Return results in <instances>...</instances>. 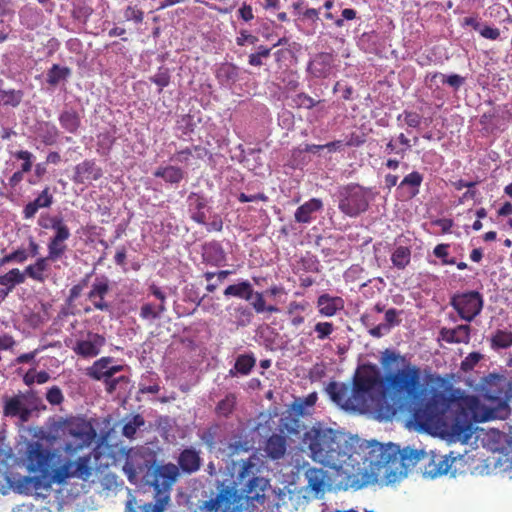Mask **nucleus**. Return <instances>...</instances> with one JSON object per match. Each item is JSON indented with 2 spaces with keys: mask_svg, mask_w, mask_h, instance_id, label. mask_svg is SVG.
I'll list each match as a JSON object with an SVG mask.
<instances>
[{
  "mask_svg": "<svg viewBox=\"0 0 512 512\" xmlns=\"http://www.w3.org/2000/svg\"><path fill=\"white\" fill-rule=\"evenodd\" d=\"M487 404L451 384L433 391L428 401L414 410L413 418L424 430L441 429L466 443L474 433V423L504 419L509 414L512 382L499 374H489L482 382Z\"/></svg>",
  "mask_w": 512,
  "mask_h": 512,
  "instance_id": "nucleus-1",
  "label": "nucleus"
},
{
  "mask_svg": "<svg viewBox=\"0 0 512 512\" xmlns=\"http://www.w3.org/2000/svg\"><path fill=\"white\" fill-rule=\"evenodd\" d=\"M55 454L36 444L27 453V470L32 475H21L0 467V493L14 491L17 494L45 497L54 484L61 485L71 478L88 481L92 476L91 457L66 460L60 465L54 463Z\"/></svg>",
  "mask_w": 512,
  "mask_h": 512,
  "instance_id": "nucleus-2",
  "label": "nucleus"
},
{
  "mask_svg": "<svg viewBox=\"0 0 512 512\" xmlns=\"http://www.w3.org/2000/svg\"><path fill=\"white\" fill-rule=\"evenodd\" d=\"M262 470L263 462L255 454L241 460L233 485H222L216 497L199 506L200 512H241L244 499L250 512H273L266 496L270 482Z\"/></svg>",
  "mask_w": 512,
  "mask_h": 512,
  "instance_id": "nucleus-3",
  "label": "nucleus"
},
{
  "mask_svg": "<svg viewBox=\"0 0 512 512\" xmlns=\"http://www.w3.org/2000/svg\"><path fill=\"white\" fill-rule=\"evenodd\" d=\"M365 446L366 456H362V467L343 477L344 485L355 491L374 484L380 477L387 483H394L406 476L408 468L429 457L424 450H400L399 446L393 443L384 445L371 441Z\"/></svg>",
  "mask_w": 512,
  "mask_h": 512,
  "instance_id": "nucleus-4",
  "label": "nucleus"
},
{
  "mask_svg": "<svg viewBox=\"0 0 512 512\" xmlns=\"http://www.w3.org/2000/svg\"><path fill=\"white\" fill-rule=\"evenodd\" d=\"M370 441L348 436L320 423L310 427L303 435V444L313 461L336 470H344V477L355 472Z\"/></svg>",
  "mask_w": 512,
  "mask_h": 512,
  "instance_id": "nucleus-5",
  "label": "nucleus"
},
{
  "mask_svg": "<svg viewBox=\"0 0 512 512\" xmlns=\"http://www.w3.org/2000/svg\"><path fill=\"white\" fill-rule=\"evenodd\" d=\"M380 387L383 389V378H380L379 369L375 365L367 364L356 370L352 388L345 383L332 382L328 384L327 391L337 405L355 410L366 407Z\"/></svg>",
  "mask_w": 512,
  "mask_h": 512,
  "instance_id": "nucleus-6",
  "label": "nucleus"
},
{
  "mask_svg": "<svg viewBox=\"0 0 512 512\" xmlns=\"http://www.w3.org/2000/svg\"><path fill=\"white\" fill-rule=\"evenodd\" d=\"M179 477L176 464H152L144 474L146 484L154 487L156 502L137 504L135 497H130L125 505V512H164L170 499V491Z\"/></svg>",
  "mask_w": 512,
  "mask_h": 512,
  "instance_id": "nucleus-7",
  "label": "nucleus"
},
{
  "mask_svg": "<svg viewBox=\"0 0 512 512\" xmlns=\"http://www.w3.org/2000/svg\"><path fill=\"white\" fill-rule=\"evenodd\" d=\"M384 394L398 401H416L423 394L418 366L408 365L384 377Z\"/></svg>",
  "mask_w": 512,
  "mask_h": 512,
  "instance_id": "nucleus-8",
  "label": "nucleus"
},
{
  "mask_svg": "<svg viewBox=\"0 0 512 512\" xmlns=\"http://www.w3.org/2000/svg\"><path fill=\"white\" fill-rule=\"evenodd\" d=\"M67 434L71 438L65 442L64 451L71 456L90 446L97 437L91 423L82 419L71 421L67 426Z\"/></svg>",
  "mask_w": 512,
  "mask_h": 512,
  "instance_id": "nucleus-9",
  "label": "nucleus"
},
{
  "mask_svg": "<svg viewBox=\"0 0 512 512\" xmlns=\"http://www.w3.org/2000/svg\"><path fill=\"white\" fill-rule=\"evenodd\" d=\"M49 221L54 234L47 243V257L55 262L66 255L68 249L66 242L71 237V231L60 216L49 217Z\"/></svg>",
  "mask_w": 512,
  "mask_h": 512,
  "instance_id": "nucleus-10",
  "label": "nucleus"
},
{
  "mask_svg": "<svg viewBox=\"0 0 512 512\" xmlns=\"http://www.w3.org/2000/svg\"><path fill=\"white\" fill-rule=\"evenodd\" d=\"M450 305L461 319L471 322L483 309V297L478 291L457 293L451 296Z\"/></svg>",
  "mask_w": 512,
  "mask_h": 512,
  "instance_id": "nucleus-11",
  "label": "nucleus"
},
{
  "mask_svg": "<svg viewBox=\"0 0 512 512\" xmlns=\"http://www.w3.org/2000/svg\"><path fill=\"white\" fill-rule=\"evenodd\" d=\"M368 201L359 185L349 184L340 191L339 209L348 217H357L367 210Z\"/></svg>",
  "mask_w": 512,
  "mask_h": 512,
  "instance_id": "nucleus-12",
  "label": "nucleus"
},
{
  "mask_svg": "<svg viewBox=\"0 0 512 512\" xmlns=\"http://www.w3.org/2000/svg\"><path fill=\"white\" fill-rule=\"evenodd\" d=\"M28 396L25 394L4 398L3 415L7 417H18L21 422H28L32 408L27 405Z\"/></svg>",
  "mask_w": 512,
  "mask_h": 512,
  "instance_id": "nucleus-13",
  "label": "nucleus"
},
{
  "mask_svg": "<svg viewBox=\"0 0 512 512\" xmlns=\"http://www.w3.org/2000/svg\"><path fill=\"white\" fill-rule=\"evenodd\" d=\"M105 343L106 340L103 335L88 332L86 340L76 341L72 350L79 357L93 358L99 355Z\"/></svg>",
  "mask_w": 512,
  "mask_h": 512,
  "instance_id": "nucleus-14",
  "label": "nucleus"
},
{
  "mask_svg": "<svg viewBox=\"0 0 512 512\" xmlns=\"http://www.w3.org/2000/svg\"><path fill=\"white\" fill-rule=\"evenodd\" d=\"M110 292V280L106 276H100L93 281L87 298L93 304V308L99 311H108L110 305L105 301L107 293Z\"/></svg>",
  "mask_w": 512,
  "mask_h": 512,
  "instance_id": "nucleus-15",
  "label": "nucleus"
},
{
  "mask_svg": "<svg viewBox=\"0 0 512 512\" xmlns=\"http://www.w3.org/2000/svg\"><path fill=\"white\" fill-rule=\"evenodd\" d=\"M423 180V174L418 171L407 173L405 177L401 179L397 187L400 198L405 201H410L415 198L419 194Z\"/></svg>",
  "mask_w": 512,
  "mask_h": 512,
  "instance_id": "nucleus-16",
  "label": "nucleus"
},
{
  "mask_svg": "<svg viewBox=\"0 0 512 512\" xmlns=\"http://www.w3.org/2000/svg\"><path fill=\"white\" fill-rule=\"evenodd\" d=\"M428 458V464L424 465V475L431 479L447 474L452 462L456 460L455 457L451 458V455H438L436 453H431Z\"/></svg>",
  "mask_w": 512,
  "mask_h": 512,
  "instance_id": "nucleus-17",
  "label": "nucleus"
},
{
  "mask_svg": "<svg viewBox=\"0 0 512 512\" xmlns=\"http://www.w3.org/2000/svg\"><path fill=\"white\" fill-rule=\"evenodd\" d=\"M202 459L200 452L193 447L186 448L178 454L177 468L184 474L192 475L200 470Z\"/></svg>",
  "mask_w": 512,
  "mask_h": 512,
  "instance_id": "nucleus-18",
  "label": "nucleus"
},
{
  "mask_svg": "<svg viewBox=\"0 0 512 512\" xmlns=\"http://www.w3.org/2000/svg\"><path fill=\"white\" fill-rule=\"evenodd\" d=\"M103 176V171L92 160H85L74 167L73 182L82 185L86 181L98 180Z\"/></svg>",
  "mask_w": 512,
  "mask_h": 512,
  "instance_id": "nucleus-19",
  "label": "nucleus"
},
{
  "mask_svg": "<svg viewBox=\"0 0 512 512\" xmlns=\"http://www.w3.org/2000/svg\"><path fill=\"white\" fill-rule=\"evenodd\" d=\"M333 63V54L318 53L309 61L308 72L316 78H328L333 68Z\"/></svg>",
  "mask_w": 512,
  "mask_h": 512,
  "instance_id": "nucleus-20",
  "label": "nucleus"
},
{
  "mask_svg": "<svg viewBox=\"0 0 512 512\" xmlns=\"http://www.w3.org/2000/svg\"><path fill=\"white\" fill-rule=\"evenodd\" d=\"M316 307L321 316L330 318L344 309V300L341 296H332L328 293H323L317 297Z\"/></svg>",
  "mask_w": 512,
  "mask_h": 512,
  "instance_id": "nucleus-21",
  "label": "nucleus"
},
{
  "mask_svg": "<svg viewBox=\"0 0 512 512\" xmlns=\"http://www.w3.org/2000/svg\"><path fill=\"white\" fill-rule=\"evenodd\" d=\"M207 199L200 193L192 192L187 197L188 212L190 218L199 224H206Z\"/></svg>",
  "mask_w": 512,
  "mask_h": 512,
  "instance_id": "nucleus-22",
  "label": "nucleus"
},
{
  "mask_svg": "<svg viewBox=\"0 0 512 512\" xmlns=\"http://www.w3.org/2000/svg\"><path fill=\"white\" fill-rule=\"evenodd\" d=\"M440 339L449 344H468L470 341L469 324H460L455 328H440Z\"/></svg>",
  "mask_w": 512,
  "mask_h": 512,
  "instance_id": "nucleus-23",
  "label": "nucleus"
},
{
  "mask_svg": "<svg viewBox=\"0 0 512 512\" xmlns=\"http://www.w3.org/2000/svg\"><path fill=\"white\" fill-rule=\"evenodd\" d=\"M202 260L207 265L220 266L226 262V253L220 242H206L202 245Z\"/></svg>",
  "mask_w": 512,
  "mask_h": 512,
  "instance_id": "nucleus-24",
  "label": "nucleus"
},
{
  "mask_svg": "<svg viewBox=\"0 0 512 512\" xmlns=\"http://www.w3.org/2000/svg\"><path fill=\"white\" fill-rule=\"evenodd\" d=\"M52 204L53 194L50 193V189L48 187H45L35 200L30 201L26 206H24L23 217L24 219L33 218L39 209L48 208Z\"/></svg>",
  "mask_w": 512,
  "mask_h": 512,
  "instance_id": "nucleus-25",
  "label": "nucleus"
},
{
  "mask_svg": "<svg viewBox=\"0 0 512 512\" xmlns=\"http://www.w3.org/2000/svg\"><path fill=\"white\" fill-rule=\"evenodd\" d=\"M323 209V202L321 199L312 198L306 202H304L303 205L298 206L297 210L295 211V221L297 223H303L307 224L310 223L315 216V214L318 211H322Z\"/></svg>",
  "mask_w": 512,
  "mask_h": 512,
  "instance_id": "nucleus-26",
  "label": "nucleus"
},
{
  "mask_svg": "<svg viewBox=\"0 0 512 512\" xmlns=\"http://www.w3.org/2000/svg\"><path fill=\"white\" fill-rule=\"evenodd\" d=\"M264 451L272 460H279L286 453V438L279 434H272L265 442Z\"/></svg>",
  "mask_w": 512,
  "mask_h": 512,
  "instance_id": "nucleus-27",
  "label": "nucleus"
},
{
  "mask_svg": "<svg viewBox=\"0 0 512 512\" xmlns=\"http://www.w3.org/2000/svg\"><path fill=\"white\" fill-rule=\"evenodd\" d=\"M49 262H51V258L47 256L40 257L35 260L34 264H29L26 269H24L23 273L33 281L43 283L48 277L46 272L49 270Z\"/></svg>",
  "mask_w": 512,
  "mask_h": 512,
  "instance_id": "nucleus-28",
  "label": "nucleus"
},
{
  "mask_svg": "<svg viewBox=\"0 0 512 512\" xmlns=\"http://www.w3.org/2000/svg\"><path fill=\"white\" fill-rule=\"evenodd\" d=\"M154 176L163 179L169 185H177L184 179V171L173 165L161 166L156 168Z\"/></svg>",
  "mask_w": 512,
  "mask_h": 512,
  "instance_id": "nucleus-29",
  "label": "nucleus"
},
{
  "mask_svg": "<svg viewBox=\"0 0 512 512\" xmlns=\"http://www.w3.org/2000/svg\"><path fill=\"white\" fill-rule=\"evenodd\" d=\"M61 128L70 134H77L80 128V115L73 108L66 109L59 115Z\"/></svg>",
  "mask_w": 512,
  "mask_h": 512,
  "instance_id": "nucleus-30",
  "label": "nucleus"
},
{
  "mask_svg": "<svg viewBox=\"0 0 512 512\" xmlns=\"http://www.w3.org/2000/svg\"><path fill=\"white\" fill-rule=\"evenodd\" d=\"M24 281V273L16 268L11 269L4 275H0V286L6 288L4 290H1L3 296H8V294H10L14 290L15 286L24 283Z\"/></svg>",
  "mask_w": 512,
  "mask_h": 512,
  "instance_id": "nucleus-31",
  "label": "nucleus"
},
{
  "mask_svg": "<svg viewBox=\"0 0 512 512\" xmlns=\"http://www.w3.org/2000/svg\"><path fill=\"white\" fill-rule=\"evenodd\" d=\"M254 294L253 286L248 280L240 281L237 284L226 287L224 291L225 297H238L249 301L252 299Z\"/></svg>",
  "mask_w": 512,
  "mask_h": 512,
  "instance_id": "nucleus-32",
  "label": "nucleus"
},
{
  "mask_svg": "<svg viewBox=\"0 0 512 512\" xmlns=\"http://www.w3.org/2000/svg\"><path fill=\"white\" fill-rule=\"evenodd\" d=\"M327 474L323 469L310 468L305 471V477H307L308 488L316 494L324 491V481Z\"/></svg>",
  "mask_w": 512,
  "mask_h": 512,
  "instance_id": "nucleus-33",
  "label": "nucleus"
},
{
  "mask_svg": "<svg viewBox=\"0 0 512 512\" xmlns=\"http://www.w3.org/2000/svg\"><path fill=\"white\" fill-rule=\"evenodd\" d=\"M237 395L234 393L226 394L225 398L218 402L215 406V415L222 418H229L232 416L235 407L237 406Z\"/></svg>",
  "mask_w": 512,
  "mask_h": 512,
  "instance_id": "nucleus-34",
  "label": "nucleus"
},
{
  "mask_svg": "<svg viewBox=\"0 0 512 512\" xmlns=\"http://www.w3.org/2000/svg\"><path fill=\"white\" fill-rule=\"evenodd\" d=\"M255 365V358L252 355H239L234 363L233 368L230 370V376L234 377L237 374L248 375L251 373Z\"/></svg>",
  "mask_w": 512,
  "mask_h": 512,
  "instance_id": "nucleus-35",
  "label": "nucleus"
},
{
  "mask_svg": "<svg viewBox=\"0 0 512 512\" xmlns=\"http://www.w3.org/2000/svg\"><path fill=\"white\" fill-rule=\"evenodd\" d=\"M23 99L22 90L0 88V107L17 108Z\"/></svg>",
  "mask_w": 512,
  "mask_h": 512,
  "instance_id": "nucleus-36",
  "label": "nucleus"
},
{
  "mask_svg": "<svg viewBox=\"0 0 512 512\" xmlns=\"http://www.w3.org/2000/svg\"><path fill=\"white\" fill-rule=\"evenodd\" d=\"M391 261L395 268L404 270L411 262V249L405 246H398L391 255Z\"/></svg>",
  "mask_w": 512,
  "mask_h": 512,
  "instance_id": "nucleus-37",
  "label": "nucleus"
},
{
  "mask_svg": "<svg viewBox=\"0 0 512 512\" xmlns=\"http://www.w3.org/2000/svg\"><path fill=\"white\" fill-rule=\"evenodd\" d=\"M512 345V332L505 329H498L490 338V346L494 350L507 349Z\"/></svg>",
  "mask_w": 512,
  "mask_h": 512,
  "instance_id": "nucleus-38",
  "label": "nucleus"
},
{
  "mask_svg": "<svg viewBox=\"0 0 512 512\" xmlns=\"http://www.w3.org/2000/svg\"><path fill=\"white\" fill-rule=\"evenodd\" d=\"M71 75V70L66 66H60L59 64H54L47 71V83L50 86H56L62 80L67 79Z\"/></svg>",
  "mask_w": 512,
  "mask_h": 512,
  "instance_id": "nucleus-39",
  "label": "nucleus"
},
{
  "mask_svg": "<svg viewBox=\"0 0 512 512\" xmlns=\"http://www.w3.org/2000/svg\"><path fill=\"white\" fill-rule=\"evenodd\" d=\"M113 358L111 356H103L93 362L92 366L86 369V375L93 380H99V375L105 372L108 365L112 364Z\"/></svg>",
  "mask_w": 512,
  "mask_h": 512,
  "instance_id": "nucleus-40",
  "label": "nucleus"
},
{
  "mask_svg": "<svg viewBox=\"0 0 512 512\" xmlns=\"http://www.w3.org/2000/svg\"><path fill=\"white\" fill-rule=\"evenodd\" d=\"M216 77L222 82L235 83L238 81L239 68L232 63H225L220 65Z\"/></svg>",
  "mask_w": 512,
  "mask_h": 512,
  "instance_id": "nucleus-41",
  "label": "nucleus"
},
{
  "mask_svg": "<svg viewBox=\"0 0 512 512\" xmlns=\"http://www.w3.org/2000/svg\"><path fill=\"white\" fill-rule=\"evenodd\" d=\"M252 309L256 313H278L279 309L273 305H266V301L262 292L254 291L252 299L249 300Z\"/></svg>",
  "mask_w": 512,
  "mask_h": 512,
  "instance_id": "nucleus-42",
  "label": "nucleus"
},
{
  "mask_svg": "<svg viewBox=\"0 0 512 512\" xmlns=\"http://www.w3.org/2000/svg\"><path fill=\"white\" fill-rule=\"evenodd\" d=\"M60 132L55 125L45 122L40 126V138L46 146H52L59 138Z\"/></svg>",
  "mask_w": 512,
  "mask_h": 512,
  "instance_id": "nucleus-43",
  "label": "nucleus"
},
{
  "mask_svg": "<svg viewBox=\"0 0 512 512\" xmlns=\"http://www.w3.org/2000/svg\"><path fill=\"white\" fill-rule=\"evenodd\" d=\"M437 78L440 79V82H442L443 84H446V85H449L451 86L453 89H455L456 91L462 87V85L464 84L465 82V78L460 76V75H457V74H452L450 76H445L444 74L442 73H439V72H435L434 74H432L430 76V81L433 82L434 80H436Z\"/></svg>",
  "mask_w": 512,
  "mask_h": 512,
  "instance_id": "nucleus-44",
  "label": "nucleus"
},
{
  "mask_svg": "<svg viewBox=\"0 0 512 512\" xmlns=\"http://www.w3.org/2000/svg\"><path fill=\"white\" fill-rule=\"evenodd\" d=\"M166 310L167 308H165L163 303H160L157 307L151 303H144L141 307V312H139V316L145 320L158 319Z\"/></svg>",
  "mask_w": 512,
  "mask_h": 512,
  "instance_id": "nucleus-45",
  "label": "nucleus"
},
{
  "mask_svg": "<svg viewBox=\"0 0 512 512\" xmlns=\"http://www.w3.org/2000/svg\"><path fill=\"white\" fill-rule=\"evenodd\" d=\"M144 418L142 415L137 414L132 416L131 420L123 426V435L124 437L133 438L141 427L144 426Z\"/></svg>",
  "mask_w": 512,
  "mask_h": 512,
  "instance_id": "nucleus-46",
  "label": "nucleus"
},
{
  "mask_svg": "<svg viewBox=\"0 0 512 512\" xmlns=\"http://www.w3.org/2000/svg\"><path fill=\"white\" fill-rule=\"evenodd\" d=\"M234 314H236V324L238 327H246L251 325L253 319V312L250 308L239 305L234 308Z\"/></svg>",
  "mask_w": 512,
  "mask_h": 512,
  "instance_id": "nucleus-47",
  "label": "nucleus"
},
{
  "mask_svg": "<svg viewBox=\"0 0 512 512\" xmlns=\"http://www.w3.org/2000/svg\"><path fill=\"white\" fill-rule=\"evenodd\" d=\"M270 55H271V48H268L264 45H260L257 48V52L248 55V65L254 66V67L262 66V65H264L263 59L269 58Z\"/></svg>",
  "mask_w": 512,
  "mask_h": 512,
  "instance_id": "nucleus-48",
  "label": "nucleus"
},
{
  "mask_svg": "<svg viewBox=\"0 0 512 512\" xmlns=\"http://www.w3.org/2000/svg\"><path fill=\"white\" fill-rule=\"evenodd\" d=\"M335 330L334 324L331 322H317L314 325V333L318 341H325L333 335Z\"/></svg>",
  "mask_w": 512,
  "mask_h": 512,
  "instance_id": "nucleus-49",
  "label": "nucleus"
},
{
  "mask_svg": "<svg viewBox=\"0 0 512 512\" xmlns=\"http://www.w3.org/2000/svg\"><path fill=\"white\" fill-rule=\"evenodd\" d=\"M28 259L27 251L24 248H18L14 252H11L8 255H4L2 258H0V267L3 265L9 264L11 262L16 263H24L25 260Z\"/></svg>",
  "mask_w": 512,
  "mask_h": 512,
  "instance_id": "nucleus-50",
  "label": "nucleus"
},
{
  "mask_svg": "<svg viewBox=\"0 0 512 512\" xmlns=\"http://www.w3.org/2000/svg\"><path fill=\"white\" fill-rule=\"evenodd\" d=\"M13 156L17 160H21L22 161L21 170L20 171L29 173L31 168L33 167V160H34L33 153L30 152V151H26V150H20V151H15L13 153Z\"/></svg>",
  "mask_w": 512,
  "mask_h": 512,
  "instance_id": "nucleus-51",
  "label": "nucleus"
},
{
  "mask_svg": "<svg viewBox=\"0 0 512 512\" xmlns=\"http://www.w3.org/2000/svg\"><path fill=\"white\" fill-rule=\"evenodd\" d=\"M220 426L219 425H213L206 429L204 432H202L201 440L204 444H206L207 448L214 449L216 445V437L219 433Z\"/></svg>",
  "mask_w": 512,
  "mask_h": 512,
  "instance_id": "nucleus-52",
  "label": "nucleus"
},
{
  "mask_svg": "<svg viewBox=\"0 0 512 512\" xmlns=\"http://www.w3.org/2000/svg\"><path fill=\"white\" fill-rule=\"evenodd\" d=\"M150 81L157 85L158 92H162L164 87H168L170 83V75L167 69L158 70L153 76L150 77Z\"/></svg>",
  "mask_w": 512,
  "mask_h": 512,
  "instance_id": "nucleus-53",
  "label": "nucleus"
},
{
  "mask_svg": "<svg viewBox=\"0 0 512 512\" xmlns=\"http://www.w3.org/2000/svg\"><path fill=\"white\" fill-rule=\"evenodd\" d=\"M447 249H449V244L440 243L435 248H433V255L439 259H442V264L444 265H455V258H447V255H449Z\"/></svg>",
  "mask_w": 512,
  "mask_h": 512,
  "instance_id": "nucleus-54",
  "label": "nucleus"
},
{
  "mask_svg": "<svg viewBox=\"0 0 512 512\" xmlns=\"http://www.w3.org/2000/svg\"><path fill=\"white\" fill-rule=\"evenodd\" d=\"M292 101H294L297 108H304V109H311V108L315 107L316 104L318 103V101L313 99L308 94H305L304 92L298 93L294 97V99H292Z\"/></svg>",
  "mask_w": 512,
  "mask_h": 512,
  "instance_id": "nucleus-55",
  "label": "nucleus"
},
{
  "mask_svg": "<svg viewBox=\"0 0 512 512\" xmlns=\"http://www.w3.org/2000/svg\"><path fill=\"white\" fill-rule=\"evenodd\" d=\"M404 118L405 124L411 128H417L421 123V116L419 113L405 110L402 114H399L397 120Z\"/></svg>",
  "mask_w": 512,
  "mask_h": 512,
  "instance_id": "nucleus-56",
  "label": "nucleus"
},
{
  "mask_svg": "<svg viewBox=\"0 0 512 512\" xmlns=\"http://www.w3.org/2000/svg\"><path fill=\"white\" fill-rule=\"evenodd\" d=\"M124 18L126 21H133L135 23H142L144 19V12L135 6H128L124 10Z\"/></svg>",
  "mask_w": 512,
  "mask_h": 512,
  "instance_id": "nucleus-57",
  "label": "nucleus"
},
{
  "mask_svg": "<svg viewBox=\"0 0 512 512\" xmlns=\"http://www.w3.org/2000/svg\"><path fill=\"white\" fill-rule=\"evenodd\" d=\"M400 314H401V311H399L395 308L387 309L385 311V324H382V325H386L387 327H389L391 329L394 326H399L401 323V319L399 318Z\"/></svg>",
  "mask_w": 512,
  "mask_h": 512,
  "instance_id": "nucleus-58",
  "label": "nucleus"
},
{
  "mask_svg": "<svg viewBox=\"0 0 512 512\" xmlns=\"http://www.w3.org/2000/svg\"><path fill=\"white\" fill-rule=\"evenodd\" d=\"M138 470H142V468H137L134 463H132L129 460H126L123 466V471L126 477H128V480L130 481L131 484H137Z\"/></svg>",
  "mask_w": 512,
  "mask_h": 512,
  "instance_id": "nucleus-59",
  "label": "nucleus"
},
{
  "mask_svg": "<svg viewBox=\"0 0 512 512\" xmlns=\"http://www.w3.org/2000/svg\"><path fill=\"white\" fill-rule=\"evenodd\" d=\"M194 152H206V149L201 146H195L193 149L185 148L181 151L176 152L175 154V160L180 163H187L189 160V157L193 155Z\"/></svg>",
  "mask_w": 512,
  "mask_h": 512,
  "instance_id": "nucleus-60",
  "label": "nucleus"
},
{
  "mask_svg": "<svg viewBox=\"0 0 512 512\" xmlns=\"http://www.w3.org/2000/svg\"><path fill=\"white\" fill-rule=\"evenodd\" d=\"M46 400L52 405H61L63 402V394L59 387L53 386L48 389Z\"/></svg>",
  "mask_w": 512,
  "mask_h": 512,
  "instance_id": "nucleus-61",
  "label": "nucleus"
},
{
  "mask_svg": "<svg viewBox=\"0 0 512 512\" xmlns=\"http://www.w3.org/2000/svg\"><path fill=\"white\" fill-rule=\"evenodd\" d=\"M481 360V354L477 352H471L461 363V369L464 372L472 370L476 364Z\"/></svg>",
  "mask_w": 512,
  "mask_h": 512,
  "instance_id": "nucleus-62",
  "label": "nucleus"
},
{
  "mask_svg": "<svg viewBox=\"0 0 512 512\" xmlns=\"http://www.w3.org/2000/svg\"><path fill=\"white\" fill-rule=\"evenodd\" d=\"M103 382L105 383L106 392L112 394L120 383H129V378L126 376H119L117 378L107 379Z\"/></svg>",
  "mask_w": 512,
  "mask_h": 512,
  "instance_id": "nucleus-63",
  "label": "nucleus"
},
{
  "mask_svg": "<svg viewBox=\"0 0 512 512\" xmlns=\"http://www.w3.org/2000/svg\"><path fill=\"white\" fill-rule=\"evenodd\" d=\"M258 42V38L246 30H241L239 32L238 37L236 38V43L238 46H244L246 44H255Z\"/></svg>",
  "mask_w": 512,
  "mask_h": 512,
  "instance_id": "nucleus-64",
  "label": "nucleus"
}]
</instances>
